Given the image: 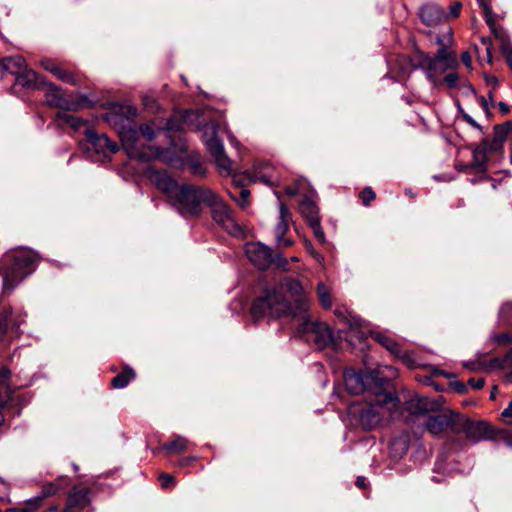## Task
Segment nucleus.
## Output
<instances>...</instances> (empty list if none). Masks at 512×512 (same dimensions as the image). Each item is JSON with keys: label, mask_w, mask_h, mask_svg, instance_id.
<instances>
[{"label": "nucleus", "mask_w": 512, "mask_h": 512, "mask_svg": "<svg viewBox=\"0 0 512 512\" xmlns=\"http://www.w3.org/2000/svg\"><path fill=\"white\" fill-rule=\"evenodd\" d=\"M486 23L488 24L495 39L498 41L503 56L506 57L510 55L512 53V47L510 45V39L506 32L502 28H498L496 26L494 18L487 19Z\"/></svg>", "instance_id": "obj_22"}, {"label": "nucleus", "mask_w": 512, "mask_h": 512, "mask_svg": "<svg viewBox=\"0 0 512 512\" xmlns=\"http://www.w3.org/2000/svg\"><path fill=\"white\" fill-rule=\"evenodd\" d=\"M453 42L452 38V31L449 29L447 34L443 35L442 37H437L436 43L438 44L439 48L438 51H444L445 54H456L454 51H449V47L451 46Z\"/></svg>", "instance_id": "obj_33"}, {"label": "nucleus", "mask_w": 512, "mask_h": 512, "mask_svg": "<svg viewBox=\"0 0 512 512\" xmlns=\"http://www.w3.org/2000/svg\"><path fill=\"white\" fill-rule=\"evenodd\" d=\"M311 226V228L313 229L314 231V235L316 236L317 239H319L320 241H324L325 240V235H324V232L320 226V220L317 221V225H314V224H309Z\"/></svg>", "instance_id": "obj_56"}, {"label": "nucleus", "mask_w": 512, "mask_h": 512, "mask_svg": "<svg viewBox=\"0 0 512 512\" xmlns=\"http://www.w3.org/2000/svg\"><path fill=\"white\" fill-rule=\"evenodd\" d=\"M270 168V165L268 163H264L263 164V168L262 167H258L257 169H259V171H257V174H256V177L263 183L265 184H268V185H272V176L269 175V174H266L263 170L264 169H269Z\"/></svg>", "instance_id": "obj_43"}, {"label": "nucleus", "mask_w": 512, "mask_h": 512, "mask_svg": "<svg viewBox=\"0 0 512 512\" xmlns=\"http://www.w3.org/2000/svg\"><path fill=\"white\" fill-rule=\"evenodd\" d=\"M68 478L66 476H60L54 482L46 483L42 486L40 494L30 500L38 508L42 500L46 497L56 495L64 486L67 485Z\"/></svg>", "instance_id": "obj_20"}, {"label": "nucleus", "mask_w": 512, "mask_h": 512, "mask_svg": "<svg viewBox=\"0 0 512 512\" xmlns=\"http://www.w3.org/2000/svg\"><path fill=\"white\" fill-rule=\"evenodd\" d=\"M487 363V361H480V359L476 360V361H471V362H466L464 363V366L472 371H477V370H485V364Z\"/></svg>", "instance_id": "obj_51"}, {"label": "nucleus", "mask_w": 512, "mask_h": 512, "mask_svg": "<svg viewBox=\"0 0 512 512\" xmlns=\"http://www.w3.org/2000/svg\"><path fill=\"white\" fill-rule=\"evenodd\" d=\"M435 407V403L428 397L413 393L409 394V398H405L403 410L410 415H421L434 410Z\"/></svg>", "instance_id": "obj_16"}, {"label": "nucleus", "mask_w": 512, "mask_h": 512, "mask_svg": "<svg viewBox=\"0 0 512 512\" xmlns=\"http://www.w3.org/2000/svg\"><path fill=\"white\" fill-rule=\"evenodd\" d=\"M486 153L484 149L477 148L473 151V163L472 166L478 171V172H484L486 169Z\"/></svg>", "instance_id": "obj_32"}, {"label": "nucleus", "mask_w": 512, "mask_h": 512, "mask_svg": "<svg viewBox=\"0 0 512 512\" xmlns=\"http://www.w3.org/2000/svg\"><path fill=\"white\" fill-rule=\"evenodd\" d=\"M25 314L22 312H17L14 315V312L12 311L10 317L8 318V327L11 326L12 328H19V326L24 322L25 320Z\"/></svg>", "instance_id": "obj_40"}, {"label": "nucleus", "mask_w": 512, "mask_h": 512, "mask_svg": "<svg viewBox=\"0 0 512 512\" xmlns=\"http://www.w3.org/2000/svg\"><path fill=\"white\" fill-rule=\"evenodd\" d=\"M498 106H499V109L501 111L502 114H507L509 112V107L506 103L504 102H499L498 103Z\"/></svg>", "instance_id": "obj_64"}, {"label": "nucleus", "mask_w": 512, "mask_h": 512, "mask_svg": "<svg viewBox=\"0 0 512 512\" xmlns=\"http://www.w3.org/2000/svg\"><path fill=\"white\" fill-rule=\"evenodd\" d=\"M25 67L26 61L24 57L20 55L6 57L0 60V68L14 75H17Z\"/></svg>", "instance_id": "obj_24"}, {"label": "nucleus", "mask_w": 512, "mask_h": 512, "mask_svg": "<svg viewBox=\"0 0 512 512\" xmlns=\"http://www.w3.org/2000/svg\"><path fill=\"white\" fill-rule=\"evenodd\" d=\"M249 196H250V191L247 189H242L239 193V196L234 198V200L237 202V204L242 209H245L248 205Z\"/></svg>", "instance_id": "obj_47"}, {"label": "nucleus", "mask_w": 512, "mask_h": 512, "mask_svg": "<svg viewBox=\"0 0 512 512\" xmlns=\"http://www.w3.org/2000/svg\"><path fill=\"white\" fill-rule=\"evenodd\" d=\"M503 370L509 382L512 381V348L503 356L487 360L485 371Z\"/></svg>", "instance_id": "obj_19"}, {"label": "nucleus", "mask_w": 512, "mask_h": 512, "mask_svg": "<svg viewBox=\"0 0 512 512\" xmlns=\"http://www.w3.org/2000/svg\"><path fill=\"white\" fill-rule=\"evenodd\" d=\"M317 294L321 305L325 309H331L332 299L329 288L322 282L317 285Z\"/></svg>", "instance_id": "obj_31"}, {"label": "nucleus", "mask_w": 512, "mask_h": 512, "mask_svg": "<svg viewBox=\"0 0 512 512\" xmlns=\"http://www.w3.org/2000/svg\"><path fill=\"white\" fill-rule=\"evenodd\" d=\"M459 80V75L457 73H449L444 77V82L450 88H455L457 86Z\"/></svg>", "instance_id": "obj_52"}, {"label": "nucleus", "mask_w": 512, "mask_h": 512, "mask_svg": "<svg viewBox=\"0 0 512 512\" xmlns=\"http://www.w3.org/2000/svg\"><path fill=\"white\" fill-rule=\"evenodd\" d=\"M195 460H196V457H193V456L185 457L178 461L177 466L180 468H183V467L190 465Z\"/></svg>", "instance_id": "obj_59"}, {"label": "nucleus", "mask_w": 512, "mask_h": 512, "mask_svg": "<svg viewBox=\"0 0 512 512\" xmlns=\"http://www.w3.org/2000/svg\"><path fill=\"white\" fill-rule=\"evenodd\" d=\"M399 409L400 399L383 389L368 394L361 407H352V413H358L359 422L365 430H372L382 423L397 419L403 413Z\"/></svg>", "instance_id": "obj_2"}, {"label": "nucleus", "mask_w": 512, "mask_h": 512, "mask_svg": "<svg viewBox=\"0 0 512 512\" xmlns=\"http://www.w3.org/2000/svg\"><path fill=\"white\" fill-rule=\"evenodd\" d=\"M307 184L305 179H299L296 181L295 186L286 187L285 192L289 196H296L304 190V186Z\"/></svg>", "instance_id": "obj_39"}, {"label": "nucleus", "mask_w": 512, "mask_h": 512, "mask_svg": "<svg viewBox=\"0 0 512 512\" xmlns=\"http://www.w3.org/2000/svg\"><path fill=\"white\" fill-rule=\"evenodd\" d=\"M202 138L219 169L231 174L234 171L232 161L226 155L222 141L217 137V125L214 122L206 123L203 126Z\"/></svg>", "instance_id": "obj_10"}, {"label": "nucleus", "mask_w": 512, "mask_h": 512, "mask_svg": "<svg viewBox=\"0 0 512 512\" xmlns=\"http://www.w3.org/2000/svg\"><path fill=\"white\" fill-rule=\"evenodd\" d=\"M419 17L427 26H436L446 19L442 8L434 3L423 5L419 11Z\"/></svg>", "instance_id": "obj_18"}, {"label": "nucleus", "mask_w": 512, "mask_h": 512, "mask_svg": "<svg viewBox=\"0 0 512 512\" xmlns=\"http://www.w3.org/2000/svg\"><path fill=\"white\" fill-rule=\"evenodd\" d=\"M278 200H280V195L278 192H275ZM291 220V214L288 207L281 201H279V221L275 227V239L277 244L280 247H289L293 244L291 239L285 238V234L289 229V222Z\"/></svg>", "instance_id": "obj_15"}, {"label": "nucleus", "mask_w": 512, "mask_h": 512, "mask_svg": "<svg viewBox=\"0 0 512 512\" xmlns=\"http://www.w3.org/2000/svg\"><path fill=\"white\" fill-rule=\"evenodd\" d=\"M299 209L309 224L317 225V221L320 220V217L318 214V207L313 200H311L309 197H305L300 202Z\"/></svg>", "instance_id": "obj_23"}, {"label": "nucleus", "mask_w": 512, "mask_h": 512, "mask_svg": "<svg viewBox=\"0 0 512 512\" xmlns=\"http://www.w3.org/2000/svg\"><path fill=\"white\" fill-rule=\"evenodd\" d=\"M359 197L364 206H369L375 200L376 194L371 187H365L359 194Z\"/></svg>", "instance_id": "obj_38"}, {"label": "nucleus", "mask_w": 512, "mask_h": 512, "mask_svg": "<svg viewBox=\"0 0 512 512\" xmlns=\"http://www.w3.org/2000/svg\"><path fill=\"white\" fill-rule=\"evenodd\" d=\"M139 132L148 141H152L156 137V131L149 124L141 125Z\"/></svg>", "instance_id": "obj_46"}, {"label": "nucleus", "mask_w": 512, "mask_h": 512, "mask_svg": "<svg viewBox=\"0 0 512 512\" xmlns=\"http://www.w3.org/2000/svg\"><path fill=\"white\" fill-rule=\"evenodd\" d=\"M375 339L381 346L386 348L392 354H394V355L399 354V352H400L399 344L397 342H395L393 339H391L390 337L380 334V333H377L375 335Z\"/></svg>", "instance_id": "obj_30"}, {"label": "nucleus", "mask_w": 512, "mask_h": 512, "mask_svg": "<svg viewBox=\"0 0 512 512\" xmlns=\"http://www.w3.org/2000/svg\"><path fill=\"white\" fill-rule=\"evenodd\" d=\"M120 137L130 158H135L143 162L150 161L152 159H159L164 163L179 169L185 166L184 159L175 155L174 152L169 149L162 150L155 146L138 147V131L134 128L124 130L121 132Z\"/></svg>", "instance_id": "obj_3"}, {"label": "nucleus", "mask_w": 512, "mask_h": 512, "mask_svg": "<svg viewBox=\"0 0 512 512\" xmlns=\"http://www.w3.org/2000/svg\"><path fill=\"white\" fill-rule=\"evenodd\" d=\"M12 313L11 307H6L0 314V339H2L8 331V318Z\"/></svg>", "instance_id": "obj_34"}, {"label": "nucleus", "mask_w": 512, "mask_h": 512, "mask_svg": "<svg viewBox=\"0 0 512 512\" xmlns=\"http://www.w3.org/2000/svg\"><path fill=\"white\" fill-rule=\"evenodd\" d=\"M496 437L493 439L494 441H503L508 446L512 447V433L508 430H496Z\"/></svg>", "instance_id": "obj_41"}, {"label": "nucleus", "mask_w": 512, "mask_h": 512, "mask_svg": "<svg viewBox=\"0 0 512 512\" xmlns=\"http://www.w3.org/2000/svg\"><path fill=\"white\" fill-rule=\"evenodd\" d=\"M458 65L456 54H445V52L437 51L434 57L422 53L420 55L419 66L425 71L428 79L435 83L439 75L447 70L455 68Z\"/></svg>", "instance_id": "obj_12"}, {"label": "nucleus", "mask_w": 512, "mask_h": 512, "mask_svg": "<svg viewBox=\"0 0 512 512\" xmlns=\"http://www.w3.org/2000/svg\"><path fill=\"white\" fill-rule=\"evenodd\" d=\"M84 124H85V122L81 118L73 116V115L71 116L70 120L67 123V125L70 126L74 130L80 129Z\"/></svg>", "instance_id": "obj_55"}, {"label": "nucleus", "mask_w": 512, "mask_h": 512, "mask_svg": "<svg viewBox=\"0 0 512 512\" xmlns=\"http://www.w3.org/2000/svg\"><path fill=\"white\" fill-rule=\"evenodd\" d=\"M135 376V371L131 367L126 366L121 373L112 379L111 385L116 389L125 388Z\"/></svg>", "instance_id": "obj_26"}, {"label": "nucleus", "mask_w": 512, "mask_h": 512, "mask_svg": "<svg viewBox=\"0 0 512 512\" xmlns=\"http://www.w3.org/2000/svg\"><path fill=\"white\" fill-rule=\"evenodd\" d=\"M159 481L161 483L162 488H169L175 486L176 480L175 478L167 473H163L159 476Z\"/></svg>", "instance_id": "obj_49"}, {"label": "nucleus", "mask_w": 512, "mask_h": 512, "mask_svg": "<svg viewBox=\"0 0 512 512\" xmlns=\"http://www.w3.org/2000/svg\"><path fill=\"white\" fill-rule=\"evenodd\" d=\"M187 164L189 166L190 172L193 175L199 176V177L205 176L206 169L198 159L190 158Z\"/></svg>", "instance_id": "obj_35"}, {"label": "nucleus", "mask_w": 512, "mask_h": 512, "mask_svg": "<svg viewBox=\"0 0 512 512\" xmlns=\"http://www.w3.org/2000/svg\"><path fill=\"white\" fill-rule=\"evenodd\" d=\"M142 101H143L144 107L149 112L155 113L158 111L159 105H158L157 101L152 96L146 95L143 97Z\"/></svg>", "instance_id": "obj_45"}, {"label": "nucleus", "mask_w": 512, "mask_h": 512, "mask_svg": "<svg viewBox=\"0 0 512 512\" xmlns=\"http://www.w3.org/2000/svg\"><path fill=\"white\" fill-rule=\"evenodd\" d=\"M450 386L453 388L454 391L460 394H464L467 392L466 385L461 381H453L450 383Z\"/></svg>", "instance_id": "obj_57"}, {"label": "nucleus", "mask_w": 512, "mask_h": 512, "mask_svg": "<svg viewBox=\"0 0 512 512\" xmlns=\"http://www.w3.org/2000/svg\"><path fill=\"white\" fill-rule=\"evenodd\" d=\"M212 192L205 187L185 184L179 188L171 203L183 217L196 218L201 216L203 205L207 206Z\"/></svg>", "instance_id": "obj_5"}, {"label": "nucleus", "mask_w": 512, "mask_h": 512, "mask_svg": "<svg viewBox=\"0 0 512 512\" xmlns=\"http://www.w3.org/2000/svg\"><path fill=\"white\" fill-rule=\"evenodd\" d=\"M397 376V370L392 366H381L376 370L366 373L364 376L354 370L344 372V384L351 394H359L368 389L373 391L383 390L385 383Z\"/></svg>", "instance_id": "obj_4"}, {"label": "nucleus", "mask_w": 512, "mask_h": 512, "mask_svg": "<svg viewBox=\"0 0 512 512\" xmlns=\"http://www.w3.org/2000/svg\"><path fill=\"white\" fill-rule=\"evenodd\" d=\"M457 419L458 413L437 414L427 419L425 427L434 436L441 435L447 429L455 434Z\"/></svg>", "instance_id": "obj_14"}, {"label": "nucleus", "mask_w": 512, "mask_h": 512, "mask_svg": "<svg viewBox=\"0 0 512 512\" xmlns=\"http://www.w3.org/2000/svg\"><path fill=\"white\" fill-rule=\"evenodd\" d=\"M189 441L181 435H174L169 442L162 445V449L168 454H179L187 450Z\"/></svg>", "instance_id": "obj_25"}, {"label": "nucleus", "mask_w": 512, "mask_h": 512, "mask_svg": "<svg viewBox=\"0 0 512 512\" xmlns=\"http://www.w3.org/2000/svg\"><path fill=\"white\" fill-rule=\"evenodd\" d=\"M502 417L503 418H509V417H512V401L509 403L508 407L505 408L503 411H502Z\"/></svg>", "instance_id": "obj_62"}, {"label": "nucleus", "mask_w": 512, "mask_h": 512, "mask_svg": "<svg viewBox=\"0 0 512 512\" xmlns=\"http://www.w3.org/2000/svg\"><path fill=\"white\" fill-rule=\"evenodd\" d=\"M150 179L160 191L171 199V201L180 188L177 182L170 177L166 171H154Z\"/></svg>", "instance_id": "obj_17"}, {"label": "nucleus", "mask_w": 512, "mask_h": 512, "mask_svg": "<svg viewBox=\"0 0 512 512\" xmlns=\"http://www.w3.org/2000/svg\"><path fill=\"white\" fill-rule=\"evenodd\" d=\"M497 323L499 326H509L512 324V302H505L501 305Z\"/></svg>", "instance_id": "obj_28"}, {"label": "nucleus", "mask_w": 512, "mask_h": 512, "mask_svg": "<svg viewBox=\"0 0 512 512\" xmlns=\"http://www.w3.org/2000/svg\"><path fill=\"white\" fill-rule=\"evenodd\" d=\"M400 358V360L409 368H415L416 367V361L413 359L412 355L407 352H402L400 350L399 354L396 355Z\"/></svg>", "instance_id": "obj_48"}, {"label": "nucleus", "mask_w": 512, "mask_h": 512, "mask_svg": "<svg viewBox=\"0 0 512 512\" xmlns=\"http://www.w3.org/2000/svg\"><path fill=\"white\" fill-rule=\"evenodd\" d=\"M10 379V371L6 367H0V405L7 402V388Z\"/></svg>", "instance_id": "obj_29"}, {"label": "nucleus", "mask_w": 512, "mask_h": 512, "mask_svg": "<svg viewBox=\"0 0 512 512\" xmlns=\"http://www.w3.org/2000/svg\"><path fill=\"white\" fill-rule=\"evenodd\" d=\"M82 149L95 160L108 158L118 151V145L105 134H98L92 129L85 131V139L80 141Z\"/></svg>", "instance_id": "obj_9"}, {"label": "nucleus", "mask_w": 512, "mask_h": 512, "mask_svg": "<svg viewBox=\"0 0 512 512\" xmlns=\"http://www.w3.org/2000/svg\"><path fill=\"white\" fill-rule=\"evenodd\" d=\"M16 84L25 88L35 89L44 85L45 82L34 70L25 67L16 75Z\"/></svg>", "instance_id": "obj_21"}, {"label": "nucleus", "mask_w": 512, "mask_h": 512, "mask_svg": "<svg viewBox=\"0 0 512 512\" xmlns=\"http://www.w3.org/2000/svg\"><path fill=\"white\" fill-rule=\"evenodd\" d=\"M72 115L67 114L64 111H58L55 115V121L58 126H64L67 125L68 121L70 120Z\"/></svg>", "instance_id": "obj_50"}, {"label": "nucleus", "mask_w": 512, "mask_h": 512, "mask_svg": "<svg viewBox=\"0 0 512 512\" xmlns=\"http://www.w3.org/2000/svg\"><path fill=\"white\" fill-rule=\"evenodd\" d=\"M491 340L494 343L502 344V345H508L512 343V334L510 333H499L491 336Z\"/></svg>", "instance_id": "obj_42"}, {"label": "nucleus", "mask_w": 512, "mask_h": 512, "mask_svg": "<svg viewBox=\"0 0 512 512\" xmlns=\"http://www.w3.org/2000/svg\"><path fill=\"white\" fill-rule=\"evenodd\" d=\"M41 66L43 69L54 75L55 77L58 75L60 69L62 68L58 63H56L53 59H43L41 60Z\"/></svg>", "instance_id": "obj_36"}, {"label": "nucleus", "mask_w": 512, "mask_h": 512, "mask_svg": "<svg viewBox=\"0 0 512 512\" xmlns=\"http://www.w3.org/2000/svg\"><path fill=\"white\" fill-rule=\"evenodd\" d=\"M461 8H462V4L460 2H454L453 4L450 5V11H449V14L446 15V18H448V17L457 18L460 15Z\"/></svg>", "instance_id": "obj_54"}, {"label": "nucleus", "mask_w": 512, "mask_h": 512, "mask_svg": "<svg viewBox=\"0 0 512 512\" xmlns=\"http://www.w3.org/2000/svg\"><path fill=\"white\" fill-rule=\"evenodd\" d=\"M478 4L483 8L485 14V20L493 18L492 8L489 0H477Z\"/></svg>", "instance_id": "obj_53"}, {"label": "nucleus", "mask_w": 512, "mask_h": 512, "mask_svg": "<svg viewBox=\"0 0 512 512\" xmlns=\"http://www.w3.org/2000/svg\"><path fill=\"white\" fill-rule=\"evenodd\" d=\"M461 60H462V62L464 63V65L466 67L471 68L472 59H471V56H470L469 52H463L461 54Z\"/></svg>", "instance_id": "obj_60"}, {"label": "nucleus", "mask_w": 512, "mask_h": 512, "mask_svg": "<svg viewBox=\"0 0 512 512\" xmlns=\"http://www.w3.org/2000/svg\"><path fill=\"white\" fill-rule=\"evenodd\" d=\"M11 263L3 275L4 291H12L25 277L30 275L37 264L38 257L31 250H20L10 256Z\"/></svg>", "instance_id": "obj_6"}, {"label": "nucleus", "mask_w": 512, "mask_h": 512, "mask_svg": "<svg viewBox=\"0 0 512 512\" xmlns=\"http://www.w3.org/2000/svg\"><path fill=\"white\" fill-rule=\"evenodd\" d=\"M46 103L51 107H56L63 110L74 109L73 105H71L67 99L54 92H48L46 94Z\"/></svg>", "instance_id": "obj_27"}, {"label": "nucleus", "mask_w": 512, "mask_h": 512, "mask_svg": "<svg viewBox=\"0 0 512 512\" xmlns=\"http://www.w3.org/2000/svg\"><path fill=\"white\" fill-rule=\"evenodd\" d=\"M310 300L300 281L285 277L277 285L267 287L253 301L251 314L255 319L272 318L298 320L297 333L314 341L319 349L332 342L330 328L322 322L312 321L308 311Z\"/></svg>", "instance_id": "obj_1"}, {"label": "nucleus", "mask_w": 512, "mask_h": 512, "mask_svg": "<svg viewBox=\"0 0 512 512\" xmlns=\"http://www.w3.org/2000/svg\"><path fill=\"white\" fill-rule=\"evenodd\" d=\"M207 207L210 208L213 220L229 234L238 236L242 233L232 209L215 192H212Z\"/></svg>", "instance_id": "obj_11"}, {"label": "nucleus", "mask_w": 512, "mask_h": 512, "mask_svg": "<svg viewBox=\"0 0 512 512\" xmlns=\"http://www.w3.org/2000/svg\"><path fill=\"white\" fill-rule=\"evenodd\" d=\"M356 486L363 489L366 487V478L363 476H358L356 479Z\"/></svg>", "instance_id": "obj_63"}, {"label": "nucleus", "mask_w": 512, "mask_h": 512, "mask_svg": "<svg viewBox=\"0 0 512 512\" xmlns=\"http://www.w3.org/2000/svg\"><path fill=\"white\" fill-rule=\"evenodd\" d=\"M455 425V434H464L466 440L472 444L492 440L496 437L495 428L484 420L473 421L464 415L458 414Z\"/></svg>", "instance_id": "obj_8"}, {"label": "nucleus", "mask_w": 512, "mask_h": 512, "mask_svg": "<svg viewBox=\"0 0 512 512\" xmlns=\"http://www.w3.org/2000/svg\"><path fill=\"white\" fill-rule=\"evenodd\" d=\"M486 83L488 86L495 89L498 85V79L495 76H486L485 77Z\"/></svg>", "instance_id": "obj_61"}, {"label": "nucleus", "mask_w": 512, "mask_h": 512, "mask_svg": "<svg viewBox=\"0 0 512 512\" xmlns=\"http://www.w3.org/2000/svg\"><path fill=\"white\" fill-rule=\"evenodd\" d=\"M56 78L71 85L78 84V78L72 72L65 70L63 68L60 69Z\"/></svg>", "instance_id": "obj_37"}, {"label": "nucleus", "mask_w": 512, "mask_h": 512, "mask_svg": "<svg viewBox=\"0 0 512 512\" xmlns=\"http://www.w3.org/2000/svg\"><path fill=\"white\" fill-rule=\"evenodd\" d=\"M248 259L259 269L266 270L271 265L284 271L288 270V260L282 253H273L272 249L262 243L255 242L246 245Z\"/></svg>", "instance_id": "obj_7"}, {"label": "nucleus", "mask_w": 512, "mask_h": 512, "mask_svg": "<svg viewBox=\"0 0 512 512\" xmlns=\"http://www.w3.org/2000/svg\"><path fill=\"white\" fill-rule=\"evenodd\" d=\"M92 490L89 487L74 486L68 493L63 512H80L91 503Z\"/></svg>", "instance_id": "obj_13"}, {"label": "nucleus", "mask_w": 512, "mask_h": 512, "mask_svg": "<svg viewBox=\"0 0 512 512\" xmlns=\"http://www.w3.org/2000/svg\"><path fill=\"white\" fill-rule=\"evenodd\" d=\"M468 384L471 387H473L474 389H481L484 386L485 381L483 378H478V379L470 378L468 380Z\"/></svg>", "instance_id": "obj_58"}, {"label": "nucleus", "mask_w": 512, "mask_h": 512, "mask_svg": "<svg viewBox=\"0 0 512 512\" xmlns=\"http://www.w3.org/2000/svg\"><path fill=\"white\" fill-rule=\"evenodd\" d=\"M36 509L33 501L29 499L22 506L9 508L5 512H34Z\"/></svg>", "instance_id": "obj_44"}]
</instances>
